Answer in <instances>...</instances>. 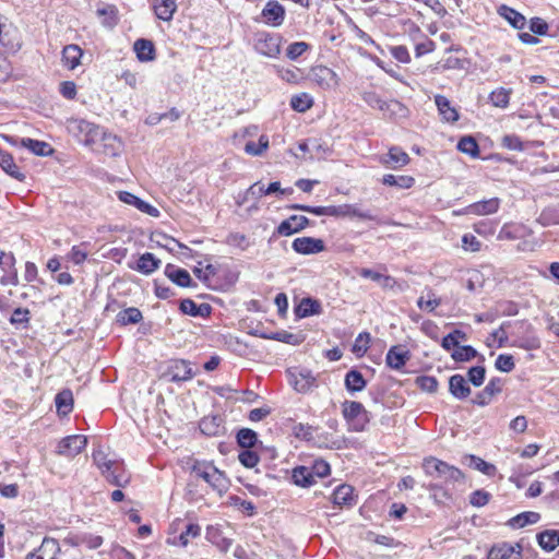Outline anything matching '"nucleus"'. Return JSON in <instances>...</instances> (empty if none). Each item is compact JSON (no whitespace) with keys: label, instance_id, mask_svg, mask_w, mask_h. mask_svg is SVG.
<instances>
[{"label":"nucleus","instance_id":"f257e3e1","mask_svg":"<svg viewBox=\"0 0 559 559\" xmlns=\"http://www.w3.org/2000/svg\"><path fill=\"white\" fill-rule=\"evenodd\" d=\"M423 468L426 475L440 480V483L430 484L428 486L429 490H440L443 485H455L456 483H462L464 479L463 473L457 467L433 456L424 460Z\"/></svg>","mask_w":559,"mask_h":559},{"label":"nucleus","instance_id":"f03ea898","mask_svg":"<svg viewBox=\"0 0 559 559\" xmlns=\"http://www.w3.org/2000/svg\"><path fill=\"white\" fill-rule=\"evenodd\" d=\"M92 459L108 483L117 487L129 484L130 474L126 471L123 462L110 459L100 448L94 450Z\"/></svg>","mask_w":559,"mask_h":559},{"label":"nucleus","instance_id":"7ed1b4c3","mask_svg":"<svg viewBox=\"0 0 559 559\" xmlns=\"http://www.w3.org/2000/svg\"><path fill=\"white\" fill-rule=\"evenodd\" d=\"M192 472L219 493L226 492L229 488V479L213 463L197 462L192 467Z\"/></svg>","mask_w":559,"mask_h":559},{"label":"nucleus","instance_id":"20e7f679","mask_svg":"<svg viewBox=\"0 0 559 559\" xmlns=\"http://www.w3.org/2000/svg\"><path fill=\"white\" fill-rule=\"evenodd\" d=\"M342 414L355 431H362L369 423V413L364 405L356 401H345Z\"/></svg>","mask_w":559,"mask_h":559},{"label":"nucleus","instance_id":"39448f33","mask_svg":"<svg viewBox=\"0 0 559 559\" xmlns=\"http://www.w3.org/2000/svg\"><path fill=\"white\" fill-rule=\"evenodd\" d=\"M282 37L276 34L261 32L257 34L255 50L269 58H276L281 53Z\"/></svg>","mask_w":559,"mask_h":559},{"label":"nucleus","instance_id":"423d86ee","mask_svg":"<svg viewBox=\"0 0 559 559\" xmlns=\"http://www.w3.org/2000/svg\"><path fill=\"white\" fill-rule=\"evenodd\" d=\"M0 47L8 51H16L21 47L17 28L3 16L0 19Z\"/></svg>","mask_w":559,"mask_h":559},{"label":"nucleus","instance_id":"0eeeda50","mask_svg":"<svg viewBox=\"0 0 559 559\" xmlns=\"http://www.w3.org/2000/svg\"><path fill=\"white\" fill-rule=\"evenodd\" d=\"M309 78L311 82L316 83L322 90L335 88L340 82L337 74L325 66L313 67Z\"/></svg>","mask_w":559,"mask_h":559},{"label":"nucleus","instance_id":"6e6552de","mask_svg":"<svg viewBox=\"0 0 559 559\" xmlns=\"http://www.w3.org/2000/svg\"><path fill=\"white\" fill-rule=\"evenodd\" d=\"M87 444V438L81 435L68 436L61 439L57 447V454L74 457L82 452Z\"/></svg>","mask_w":559,"mask_h":559},{"label":"nucleus","instance_id":"1a4fd4ad","mask_svg":"<svg viewBox=\"0 0 559 559\" xmlns=\"http://www.w3.org/2000/svg\"><path fill=\"white\" fill-rule=\"evenodd\" d=\"M5 140L11 145H21L22 147H25L29 150L32 153H34L37 156H48L52 154L53 150L47 142L33 140L29 138H14V136H5Z\"/></svg>","mask_w":559,"mask_h":559},{"label":"nucleus","instance_id":"9d476101","mask_svg":"<svg viewBox=\"0 0 559 559\" xmlns=\"http://www.w3.org/2000/svg\"><path fill=\"white\" fill-rule=\"evenodd\" d=\"M69 130L76 136H84V142L90 144L99 135V128L83 119H72L68 124Z\"/></svg>","mask_w":559,"mask_h":559},{"label":"nucleus","instance_id":"9b49d317","mask_svg":"<svg viewBox=\"0 0 559 559\" xmlns=\"http://www.w3.org/2000/svg\"><path fill=\"white\" fill-rule=\"evenodd\" d=\"M310 221L304 215H292L284 219L275 229L274 235L277 236H292L296 233L304 230Z\"/></svg>","mask_w":559,"mask_h":559},{"label":"nucleus","instance_id":"f8f14e48","mask_svg":"<svg viewBox=\"0 0 559 559\" xmlns=\"http://www.w3.org/2000/svg\"><path fill=\"white\" fill-rule=\"evenodd\" d=\"M487 559H522V546L510 543L496 544L490 548Z\"/></svg>","mask_w":559,"mask_h":559},{"label":"nucleus","instance_id":"ddd939ff","mask_svg":"<svg viewBox=\"0 0 559 559\" xmlns=\"http://www.w3.org/2000/svg\"><path fill=\"white\" fill-rule=\"evenodd\" d=\"M58 554H61V546L57 539L45 537L38 549L28 554L25 559H57Z\"/></svg>","mask_w":559,"mask_h":559},{"label":"nucleus","instance_id":"4468645a","mask_svg":"<svg viewBox=\"0 0 559 559\" xmlns=\"http://www.w3.org/2000/svg\"><path fill=\"white\" fill-rule=\"evenodd\" d=\"M292 248L297 253L306 255L320 253L325 249V246L321 239L312 237H299L293 241Z\"/></svg>","mask_w":559,"mask_h":559},{"label":"nucleus","instance_id":"2eb2a0df","mask_svg":"<svg viewBox=\"0 0 559 559\" xmlns=\"http://www.w3.org/2000/svg\"><path fill=\"white\" fill-rule=\"evenodd\" d=\"M261 15L265 24L277 27L284 22L285 9L277 1H269L263 8Z\"/></svg>","mask_w":559,"mask_h":559},{"label":"nucleus","instance_id":"dca6fc26","mask_svg":"<svg viewBox=\"0 0 559 559\" xmlns=\"http://www.w3.org/2000/svg\"><path fill=\"white\" fill-rule=\"evenodd\" d=\"M409 160V155L399 146L391 147L386 154L380 157V163L392 169L401 168L407 165Z\"/></svg>","mask_w":559,"mask_h":559},{"label":"nucleus","instance_id":"f3484780","mask_svg":"<svg viewBox=\"0 0 559 559\" xmlns=\"http://www.w3.org/2000/svg\"><path fill=\"white\" fill-rule=\"evenodd\" d=\"M290 383L299 393H308L316 386V378L308 370L289 372Z\"/></svg>","mask_w":559,"mask_h":559},{"label":"nucleus","instance_id":"a211bd4d","mask_svg":"<svg viewBox=\"0 0 559 559\" xmlns=\"http://www.w3.org/2000/svg\"><path fill=\"white\" fill-rule=\"evenodd\" d=\"M118 199L128 205L134 206L142 213L148 214L150 216H153V217L159 216V211L155 206L141 200L140 198H138L136 195H134L131 192L120 191V192H118Z\"/></svg>","mask_w":559,"mask_h":559},{"label":"nucleus","instance_id":"6ab92c4d","mask_svg":"<svg viewBox=\"0 0 559 559\" xmlns=\"http://www.w3.org/2000/svg\"><path fill=\"white\" fill-rule=\"evenodd\" d=\"M502 390V380L499 378L491 379L487 385L474 399V403L479 406L488 405L492 397Z\"/></svg>","mask_w":559,"mask_h":559},{"label":"nucleus","instance_id":"aec40b11","mask_svg":"<svg viewBox=\"0 0 559 559\" xmlns=\"http://www.w3.org/2000/svg\"><path fill=\"white\" fill-rule=\"evenodd\" d=\"M168 374L174 382L187 381L194 376L192 368L190 367V362L182 359L174 360L171 362L168 369Z\"/></svg>","mask_w":559,"mask_h":559},{"label":"nucleus","instance_id":"412c9836","mask_svg":"<svg viewBox=\"0 0 559 559\" xmlns=\"http://www.w3.org/2000/svg\"><path fill=\"white\" fill-rule=\"evenodd\" d=\"M435 103L443 121L454 123L459 120L460 116L456 108L451 105V102L445 96L436 95Z\"/></svg>","mask_w":559,"mask_h":559},{"label":"nucleus","instance_id":"4be33fe9","mask_svg":"<svg viewBox=\"0 0 559 559\" xmlns=\"http://www.w3.org/2000/svg\"><path fill=\"white\" fill-rule=\"evenodd\" d=\"M409 352L402 346H392L385 357L386 365L395 370L402 369L409 359Z\"/></svg>","mask_w":559,"mask_h":559},{"label":"nucleus","instance_id":"5701e85b","mask_svg":"<svg viewBox=\"0 0 559 559\" xmlns=\"http://www.w3.org/2000/svg\"><path fill=\"white\" fill-rule=\"evenodd\" d=\"M334 216L358 217L360 219L376 221L377 217L368 211H362L356 204L335 205Z\"/></svg>","mask_w":559,"mask_h":559},{"label":"nucleus","instance_id":"b1692460","mask_svg":"<svg viewBox=\"0 0 559 559\" xmlns=\"http://www.w3.org/2000/svg\"><path fill=\"white\" fill-rule=\"evenodd\" d=\"M500 201L498 198L473 203L466 207V213L475 215H489L498 211Z\"/></svg>","mask_w":559,"mask_h":559},{"label":"nucleus","instance_id":"393cba45","mask_svg":"<svg viewBox=\"0 0 559 559\" xmlns=\"http://www.w3.org/2000/svg\"><path fill=\"white\" fill-rule=\"evenodd\" d=\"M449 391L459 400L466 399L471 394V388L465 378L461 374H454L449 379Z\"/></svg>","mask_w":559,"mask_h":559},{"label":"nucleus","instance_id":"a878e982","mask_svg":"<svg viewBox=\"0 0 559 559\" xmlns=\"http://www.w3.org/2000/svg\"><path fill=\"white\" fill-rule=\"evenodd\" d=\"M165 275L175 284L180 287H189L192 284V280L188 271L179 269L173 264H167L165 267Z\"/></svg>","mask_w":559,"mask_h":559},{"label":"nucleus","instance_id":"bb28decb","mask_svg":"<svg viewBox=\"0 0 559 559\" xmlns=\"http://www.w3.org/2000/svg\"><path fill=\"white\" fill-rule=\"evenodd\" d=\"M0 167L12 178L23 181L25 175L20 170L11 154L0 150Z\"/></svg>","mask_w":559,"mask_h":559},{"label":"nucleus","instance_id":"cd10ccee","mask_svg":"<svg viewBox=\"0 0 559 559\" xmlns=\"http://www.w3.org/2000/svg\"><path fill=\"white\" fill-rule=\"evenodd\" d=\"M333 503L338 507H349L354 503V488L343 484L335 488L332 495Z\"/></svg>","mask_w":559,"mask_h":559},{"label":"nucleus","instance_id":"c85d7f7f","mask_svg":"<svg viewBox=\"0 0 559 559\" xmlns=\"http://www.w3.org/2000/svg\"><path fill=\"white\" fill-rule=\"evenodd\" d=\"M358 273L361 277L377 282L384 289H393L396 285V280L394 277L381 274L370 269H360Z\"/></svg>","mask_w":559,"mask_h":559},{"label":"nucleus","instance_id":"c756f323","mask_svg":"<svg viewBox=\"0 0 559 559\" xmlns=\"http://www.w3.org/2000/svg\"><path fill=\"white\" fill-rule=\"evenodd\" d=\"M154 12L163 21H170L177 10L176 0H154Z\"/></svg>","mask_w":559,"mask_h":559},{"label":"nucleus","instance_id":"7c9ffc66","mask_svg":"<svg viewBox=\"0 0 559 559\" xmlns=\"http://www.w3.org/2000/svg\"><path fill=\"white\" fill-rule=\"evenodd\" d=\"M160 265V260L157 259L153 253L146 252L143 253L134 267L142 274L148 275L156 271Z\"/></svg>","mask_w":559,"mask_h":559},{"label":"nucleus","instance_id":"2f4dec72","mask_svg":"<svg viewBox=\"0 0 559 559\" xmlns=\"http://www.w3.org/2000/svg\"><path fill=\"white\" fill-rule=\"evenodd\" d=\"M83 55L82 49L78 45H68L62 50L63 66L70 70L75 69L80 64Z\"/></svg>","mask_w":559,"mask_h":559},{"label":"nucleus","instance_id":"473e14b6","mask_svg":"<svg viewBox=\"0 0 559 559\" xmlns=\"http://www.w3.org/2000/svg\"><path fill=\"white\" fill-rule=\"evenodd\" d=\"M498 13L516 29H523L526 25V19L523 14L504 4L498 9Z\"/></svg>","mask_w":559,"mask_h":559},{"label":"nucleus","instance_id":"72a5a7b5","mask_svg":"<svg viewBox=\"0 0 559 559\" xmlns=\"http://www.w3.org/2000/svg\"><path fill=\"white\" fill-rule=\"evenodd\" d=\"M321 312V304L310 297L302 298L299 305L295 309V313L298 318H306Z\"/></svg>","mask_w":559,"mask_h":559},{"label":"nucleus","instance_id":"f704fd0d","mask_svg":"<svg viewBox=\"0 0 559 559\" xmlns=\"http://www.w3.org/2000/svg\"><path fill=\"white\" fill-rule=\"evenodd\" d=\"M344 382L345 388L350 393L361 392L367 385L362 373L355 369H352L346 373Z\"/></svg>","mask_w":559,"mask_h":559},{"label":"nucleus","instance_id":"c9c22d12","mask_svg":"<svg viewBox=\"0 0 559 559\" xmlns=\"http://www.w3.org/2000/svg\"><path fill=\"white\" fill-rule=\"evenodd\" d=\"M134 51L140 61H152L155 59V48L151 40L148 39H138L134 43Z\"/></svg>","mask_w":559,"mask_h":559},{"label":"nucleus","instance_id":"e433bc0d","mask_svg":"<svg viewBox=\"0 0 559 559\" xmlns=\"http://www.w3.org/2000/svg\"><path fill=\"white\" fill-rule=\"evenodd\" d=\"M538 545L546 551H552L559 546V532L547 530L537 535Z\"/></svg>","mask_w":559,"mask_h":559},{"label":"nucleus","instance_id":"4c0bfd02","mask_svg":"<svg viewBox=\"0 0 559 559\" xmlns=\"http://www.w3.org/2000/svg\"><path fill=\"white\" fill-rule=\"evenodd\" d=\"M294 484L300 487H310L316 483L313 472L306 466H298L293 471Z\"/></svg>","mask_w":559,"mask_h":559},{"label":"nucleus","instance_id":"58836bf2","mask_svg":"<svg viewBox=\"0 0 559 559\" xmlns=\"http://www.w3.org/2000/svg\"><path fill=\"white\" fill-rule=\"evenodd\" d=\"M180 310L189 316L198 317V316H205L210 313L211 307L206 304L197 305L191 299H183L180 304Z\"/></svg>","mask_w":559,"mask_h":559},{"label":"nucleus","instance_id":"ea45409f","mask_svg":"<svg viewBox=\"0 0 559 559\" xmlns=\"http://www.w3.org/2000/svg\"><path fill=\"white\" fill-rule=\"evenodd\" d=\"M200 430L206 436H217L224 430V427L219 417H204L200 421Z\"/></svg>","mask_w":559,"mask_h":559},{"label":"nucleus","instance_id":"a19ab883","mask_svg":"<svg viewBox=\"0 0 559 559\" xmlns=\"http://www.w3.org/2000/svg\"><path fill=\"white\" fill-rule=\"evenodd\" d=\"M142 313L138 308L130 307L117 314V322L121 325L135 324L142 320Z\"/></svg>","mask_w":559,"mask_h":559},{"label":"nucleus","instance_id":"79ce46f5","mask_svg":"<svg viewBox=\"0 0 559 559\" xmlns=\"http://www.w3.org/2000/svg\"><path fill=\"white\" fill-rule=\"evenodd\" d=\"M56 406L60 414L67 415L72 411L73 395L70 390H63L56 396Z\"/></svg>","mask_w":559,"mask_h":559},{"label":"nucleus","instance_id":"37998d69","mask_svg":"<svg viewBox=\"0 0 559 559\" xmlns=\"http://www.w3.org/2000/svg\"><path fill=\"white\" fill-rule=\"evenodd\" d=\"M465 461L468 466L481 472L485 475L491 476L496 472L495 465L487 463L483 459L475 455L465 456Z\"/></svg>","mask_w":559,"mask_h":559},{"label":"nucleus","instance_id":"c03bdc74","mask_svg":"<svg viewBox=\"0 0 559 559\" xmlns=\"http://www.w3.org/2000/svg\"><path fill=\"white\" fill-rule=\"evenodd\" d=\"M415 182V179L411 176H394L392 174L384 175L382 183L386 186H395L402 189L411 188Z\"/></svg>","mask_w":559,"mask_h":559},{"label":"nucleus","instance_id":"a18cd8bd","mask_svg":"<svg viewBox=\"0 0 559 559\" xmlns=\"http://www.w3.org/2000/svg\"><path fill=\"white\" fill-rule=\"evenodd\" d=\"M540 520V514L537 512L528 511L523 512L510 520L513 527H524L527 524H535Z\"/></svg>","mask_w":559,"mask_h":559},{"label":"nucleus","instance_id":"49530a36","mask_svg":"<svg viewBox=\"0 0 559 559\" xmlns=\"http://www.w3.org/2000/svg\"><path fill=\"white\" fill-rule=\"evenodd\" d=\"M289 209L304 211V212L311 213V214H314L318 216H321V215L334 216V213H335V205L310 206V205H304V204H293L289 206Z\"/></svg>","mask_w":559,"mask_h":559},{"label":"nucleus","instance_id":"de8ad7c7","mask_svg":"<svg viewBox=\"0 0 559 559\" xmlns=\"http://www.w3.org/2000/svg\"><path fill=\"white\" fill-rule=\"evenodd\" d=\"M407 115V108L399 100L391 99L385 102L383 116L386 118L405 117Z\"/></svg>","mask_w":559,"mask_h":559},{"label":"nucleus","instance_id":"09e8293b","mask_svg":"<svg viewBox=\"0 0 559 559\" xmlns=\"http://www.w3.org/2000/svg\"><path fill=\"white\" fill-rule=\"evenodd\" d=\"M104 154L108 156H117L121 152L120 140L112 134H104L103 136Z\"/></svg>","mask_w":559,"mask_h":559},{"label":"nucleus","instance_id":"8fccbe9b","mask_svg":"<svg viewBox=\"0 0 559 559\" xmlns=\"http://www.w3.org/2000/svg\"><path fill=\"white\" fill-rule=\"evenodd\" d=\"M457 148L474 158L479 156V146L473 136H463L457 143Z\"/></svg>","mask_w":559,"mask_h":559},{"label":"nucleus","instance_id":"3c124183","mask_svg":"<svg viewBox=\"0 0 559 559\" xmlns=\"http://www.w3.org/2000/svg\"><path fill=\"white\" fill-rule=\"evenodd\" d=\"M313 105V100L307 93L294 95L290 99V106L298 112H305L310 109Z\"/></svg>","mask_w":559,"mask_h":559},{"label":"nucleus","instance_id":"603ef678","mask_svg":"<svg viewBox=\"0 0 559 559\" xmlns=\"http://www.w3.org/2000/svg\"><path fill=\"white\" fill-rule=\"evenodd\" d=\"M537 222L543 226L559 225V209L554 206L544 209Z\"/></svg>","mask_w":559,"mask_h":559},{"label":"nucleus","instance_id":"864d4df0","mask_svg":"<svg viewBox=\"0 0 559 559\" xmlns=\"http://www.w3.org/2000/svg\"><path fill=\"white\" fill-rule=\"evenodd\" d=\"M477 355L478 353L474 347L469 345H460L452 352L451 357L455 361L463 362L474 359Z\"/></svg>","mask_w":559,"mask_h":559},{"label":"nucleus","instance_id":"5fc2aeb1","mask_svg":"<svg viewBox=\"0 0 559 559\" xmlns=\"http://www.w3.org/2000/svg\"><path fill=\"white\" fill-rule=\"evenodd\" d=\"M510 94L511 90L500 87L491 92L489 99L493 106L506 108L509 105Z\"/></svg>","mask_w":559,"mask_h":559},{"label":"nucleus","instance_id":"6e6d98bb","mask_svg":"<svg viewBox=\"0 0 559 559\" xmlns=\"http://www.w3.org/2000/svg\"><path fill=\"white\" fill-rule=\"evenodd\" d=\"M237 442L241 448L250 449L257 443V433L249 428H242L237 433Z\"/></svg>","mask_w":559,"mask_h":559},{"label":"nucleus","instance_id":"4d7b16f0","mask_svg":"<svg viewBox=\"0 0 559 559\" xmlns=\"http://www.w3.org/2000/svg\"><path fill=\"white\" fill-rule=\"evenodd\" d=\"M277 74L283 81L290 83V84L298 83L301 78L300 70L297 68H292V69L277 68Z\"/></svg>","mask_w":559,"mask_h":559},{"label":"nucleus","instance_id":"13d9d810","mask_svg":"<svg viewBox=\"0 0 559 559\" xmlns=\"http://www.w3.org/2000/svg\"><path fill=\"white\" fill-rule=\"evenodd\" d=\"M310 49V45L305 41H295L287 47L286 56L290 60H296L304 52Z\"/></svg>","mask_w":559,"mask_h":559},{"label":"nucleus","instance_id":"bf43d9fd","mask_svg":"<svg viewBox=\"0 0 559 559\" xmlns=\"http://www.w3.org/2000/svg\"><path fill=\"white\" fill-rule=\"evenodd\" d=\"M369 342H370L369 333H367V332L359 333L355 340V343L353 346V352L358 356L364 355L369 347Z\"/></svg>","mask_w":559,"mask_h":559},{"label":"nucleus","instance_id":"052dcab7","mask_svg":"<svg viewBox=\"0 0 559 559\" xmlns=\"http://www.w3.org/2000/svg\"><path fill=\"white\" fill-rule=\"evenodd\" d=\"M465 67V61L450 56L438 63V69L445 70H462Z\"/></svg>","mask_w":559,"mask_h":559},{"label":"nucleus","instance_id":"680f3d73","mask_svg":"<svg viewBox=\"0 0 559 559\" xmlns=\"http://www.w3.org/2000/svg\"><path fill=\"white\" fill-rule=\"evenodd\" d=\"M201 527L198 524L190 523L187 525L186 530L180 534L179 540L182 546H187L189 544L190 538H195L200 536Z\"/></svg>","mask_w":559,"mask_h":559},{"label":"nucleus","instance_id":"e2e57ef3","mask_svg":"<svg viewBox=\"0 0 559 559\" xmlns=\"http://www.w3.org/2000/svg\"><path fill=\"white\" fill-rule=\"evenodd\" d=\"M496 368L502 372H510L514 369L515 364L512 355L500 354L495 364Z\"/></svg>","mask_w":559,"mask_h":559},{"label":"nucleus","instance_id":"0e129e2a","mask_svg":"<svg viewBox=\"0 0 559 559\" xmlns=\"http://www.w3.org/2000/svg\"><path fill=\"white\" fill-rule=\"evenodd\" d=\"M103 544V537L88 533H80V545H85L88 549H97Z\"/></svg>","mask_w":559,"mask_h":559},{"label":"nucleus","instance_id":"69168bd1","mask_svg":"<svg viewBox=\"0 0 559 559\" xmlns=\"http://www.w3.org/2000/svg\"><path fill=\"white\" fill-rule=\"evenodd\" d=\"M362 99L372 108L379 109L383 112L385 102L383 100L377 93L374 92H365L362 94Z\"/></svg>","mask_w":559,"mask_h":559},{"label":"nucleus","instance_id":"338daca9","mask_svg":"<svg viewBox=\"0 0 559 559\" xmlns=\"http://www.w3.org/2000/svg\"><path fill=\"white\" fill-rule=\"evenodd\" d=\"M238 459L240 463L248 468L254 467L259 462V456L250 449L241 451L238 455Z\"/></svg>","mask_w":559,"mask_h":559},{"label":"nucleus","instance_id":"774afa93","mask_svg":"<svg viewBox=\"0 0 559 559\" xmlns=\"http://www.w3.org/2000/svg\"><path fill=\"white\" fill-rule=\"evenodd\" d=\"M486 369L483 366L472 367L468 370V380L475 385L480 386L484 383Z\"/></svg>","mask_w":559,"mask_h":559}]
</instances>
